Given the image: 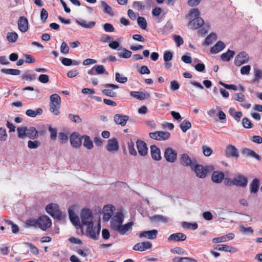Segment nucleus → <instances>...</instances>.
I'll return each instance as SVG.
<instances>
[{"label": "nucleus", "instance_id": "obj_64", "mask_svg": "<svg viewBox=\"0 0 262 262\" xmlns=\"http://www.w3.org/2000/svg\"><path fill=\"white\" fill-rule=\"evenodd\" d=\"M254 74L255 76V80L257 81L260 79H262V71L258 69H254Z\"/></svg>", "mask_w": 262, "mask_h": 262}, {"label": "nucleus", "instance_id": "obj_14", "mask_svg": "<svg viewBox=\"0 0 262 262\" xmlns=\"http://www.w3.org/2000/svg\"><path fill=\"white\" fill-rule=\"evenodd\" d=\"M18 28L22 33L26 32L29 29V23L28 19L25 16L19 17L17 21Z\"/></svg>", "mask_w": 262, "mask_h": 262}, {"label": "nucleus", "instance_id": "obj_5", "mask_svg": "<svg viewBox=\"0 0 262 262\" xmlns=\"http://www.w3.org/2000/svg\"><path fill=\"white\" fill-rule=\"evenodd\" d=\"M115 208L111 204L105 205L102 208L103 219L105 222H108L115 214Z\"/></svg>", "mask_w": 262, "mask_h": 262}, {"label": "nucleus", "instance_id": "obj_42", "mask_svg": "<svg viewBox=\"0 0 262 262\" xmlns=\"http://www.w3.org/2000/svg\"><path fill=\"white\" fill-rule=\"evenodd\" d=\"M200 12L197 8H193L190 10L187 14V17L188 19L195 18L196 17H200L199 15Z\"/></svg>", "mask_w": 262, "mask_h": 262}, {"label": "nucleus", "instance_id": "obj_33", "mask_svg": "<svg viewBox=\"0 0 262 262\" xmlns=\"http://www.w3.org/2000/svg\"><path fill=\"white\" fill-rule=\"evenodd\" d=\"M172 30V25L170 21H167L165 26L159 29V33L162 34H168L170 33Z\"/></svg>", "mask_w": 262, "mask_h": 262}, {"label": "nucleus", "instance_id": "obj_4", "mask_svg": "<svg viewBox=\"0 0 262 262\" xmlns=\"http://www.w3.org/2000/svg\"><path fill=\"white\" fill-rule=\"evenodd\" d=\"M38 228L43 231L47 230L52 225V221L47 215H42L37 219Z\"/></svg>", "mask_w": 262, "mask_h": 262}, {"label": "nucleus", "instance_id": "obj_57", "mask_svg": "<svg viewBox=\"0 0 262 262\" xmlns=\"http://www.w3.org/2000/svg\"><path fill=\"white\" fill-rule=\"evenodd\" d=\"M68 117L70 120L76 123H80L82 121L81 119L78 115H73L70 114L69 115Z\"/></svg>", "mask_w": 262, "mask_h": 262}, {"label": "nucleus", "instance_id": "obj_13", "mask_svg": "<svg viewBox=\"0 0 262 262\" xmlns=\"http://www.w3.org/2000/svg\"><path fill=\"white\" fill-rule=\"evenodd\" d=\"M234 185L245 188L247 186L248 179L244 176L239 174L233 178Z\"/></svg>", "mask_w": 262, "mask_h": 262}, {"label": "nucleus", "instance_id": "obj_7", "mask_svg": "<svg viewBox=\"0 0 262 262\" xmlns=\"http://www.w3.org/2000/svg\"><path fill=\"white\" fill-rule=\"evenodd\" d=\"M86 226L87 227L86 232L90 237L94 239H97L100 231V225L98 224L96 227H94V224H92L91 225Z\"/></svg>", "mask_w": 262, "mask_h": 262}, {"label": "nucleus", "instance_id": "obj_45", "mask_svg": "<svg viewBox=\"0 0 262 262\" xmlns=\"http://www.w3.org/2000/svg\"><path fill=\"white\" fill-rule=\"evenodd\" d=\"M50 104L60 105L61 99L60 97L57 94H54L50 96Z\"/></svg>", "mask_w": 262, "mask_h": 262}, {"label": "nucleus", "instance_id": "obj_52", "mask_svg": "<svg viewBox=\"0 0 262 262\" xmlns=\"http://www.w3.org/2000/svg\"><path fill=\"white\" fill-rule=\"evenodd\" d=\"M137 23L140 28L143 30H145L147 27V21L143 17H138L137 18Z\"/></svg>", "mask_w": 262, "mask_h": 262}, {"label": "nucleus", "instance_id": "obj_2", "mask_svg": "<svg viewBox=\"0 0 262 262\" xmlns=\"http://www.w3.org/2000/svg\"><path fill=\"white\" fill-rule=\"evenodd\" d=\"M46 210L52 217L58 220H62L66 217V214L60 211L59 207L57 204H48L46 207Z\"/></svg>", "mask_w": 262, "mask_h": 262}, {"label": "nucleus", "instance_id": "obj_37", "mask_svg": "<svg viewBox=\"0 0 262 262\" xmlns=\"http://www.w3.org/2000/svg\"><path fill=\"white\" fill-rule=\"evenodd\" d=\"M43 111L40 108H37L35 111L29 109L27 110L26 112V114L29 117L34 118L38 115H40L42 114Z\"/></svg>", "mask_w": 262, "mask_h": 262}, {"label": "nucleus", "instance_id": "obj_38", "mask_svg": "<svg viewBox=\"0 0 262 262\" xmlns=\"http://www.w3.org/2000/svg\"><path fill=\"white\" fill-rule=\"evenodd\" d=\"M234 54L235 53L233 51L228 50L227 52L223 53L221 57L223 61H229L233 57Z\"/></svg>", "mask_w": 262, "mask_h": 262}, {"label": "nucleus", "instance_id": "obj_40", "mask_svg": "<svg viewBox=\"0 0 262 262\" xmlns=\"http://www.w3.org/2000/svg\"><path fill=\"white\" fill-rule=\"evenodd\" d=\"M217 249L219 251H224L231 253H234L237 251L235 248L226 245H220Z\"/></svg>", "mask_w": 262, "mask_h": 262}, {"label": "nucleus", "instance_id": "obj_25", "mask_svg": "<svg viewBox=\"0 0 262 262\" xmlns=\"http://www.w3.org/2000/svg\"><path fill=\"white\" fill-rule=\"evenodd\" d=\"M39 137V132L34 127H27L26 137L31 140L36 139Z\"/></svg>", "mask_w": 262, "mask_h": 262}, {"label": "nucleus", "instance_id": "obj_61", "mask_svg": "<svg viewBox=\"0 0 262 262\" xmlns=\"http://www.w3.org/2000/svg\"><path fill=\"white\" fill-rule=\"evenodd\" d=\"M234 99L239 101V102H244L245 100V96L242 93H236L233 96Z\"/></svg>", "mask_w": 262, "mask_h": 262}, {"label": "nucleus", "instance_id": "obj_26", "mask_svg": "<svg viewBox=\"0 0 262 262\" xmlns=\"http://www.w3.org/2000/svg\"><path fill=\"white\" fill-rule=\"evenodd\" d=\"M150 154L152 158L156 161H159L162 158L160 150L156 145L150 146Z\"/></svg>", "mask_w": 262, "mask_h": 262}, {"label": "nucleus", "instance_id": "obj_28", "mask_svg": "<svg viewBox=\"0 0 262 262\" xmlns=\"http://www.w3.org/2000/svg\"><path fill=\"white\" fill-rule=\"evenodd\" d=\"M226 154L228 157L237 158L239 156L237 149L233 145H229L227 147Z\"/></svg>", "mask_w": 262, "mask_h": 262}, {"label": "nucleus", "instance_id": "obj_46", "mask_svg": "<svg viewBox=\"0 0 262 262\" xmlns=\"http://www.w3.org/2000/svg\"><path fill=\"white\" fill-rule=\"evenodd\" d=\"M18 137L21 139L26 138L27 127H19L17 128Z\"/></svg>", "mask_w": 262, "mask_h": 262}, {"label": "nucleus", "instance_id": "obj_18", "mask_svg": "<svg viewBox=\"0 0 262 262\" xmlns=\"http://www.w3.org/2000/svg\"><path fill=\"white\" fill-rule=\"evenodd\" d=\"M69 218L72 223L75 226H80V222L78 216L74 211V208L70 207L68 209Z\"/></svg>", "mask_w": 262, "mask_h": 262}, {"label": "nucleus", "instance_id": "obj_50", "mask_svg": "<svg viewBox=\"0 0 262 262\" xmlns=\"http://www.w3.org/2000/svg\"><path fill=\"white\" fill-rule=\"evenodd\" d=\"M118 56L120 58H128L132 55V52L123 48L122 51L118 53Z\"/></svg>", "mask_w": 262, "mask_h": 262}, {"label": "nucleus", "instance_id": "obj_30", "mask_svg": "<svg viewBox=\"0 0 262 262\" xmlns=\"http://www.w3.org/2000/svg\"><path fill=\"white\" fill-rule=\"evenodd\" d=\"M76 23L82 27L86 29L93 28L96 24V22L94 21L88 22L87 21L81 19L76 20Z\"/></svg>", "mask_w": 262, "mask_h": 262}, {"label": "nucleus", "instance_id": "obj_8", "mask_svg": "<svg viewBox=\"0 0 262 262\" xmlns=\"http://www.w3.org/2000/svg\"><path fill=\"white\" fill-rule=\"evenodd\" d=\"M149 135L152 139L158 141H164L170 138V134L167 132L157 131L154 133H150Z\"/></svg>", "mask_w": 262, "mask_h": 262}, {"label": "nucleus", "instance_id": "obj_27", "mask_svg": "<svg viewBox=\"0 0 262 262\" xmlns=\"http://www.w3.org/2000/svg\"><path fill=\"white\" fill-rule=\"evenodd\" d=\"M186 239V235L182 233L179 232L171 234L168 238L169 241H173L175 242L184 241Z\"/></svg>", "mask_w": 262, "mask_h": 262}, {"label": "nucleus", "instance_id": "obj_22", "mask_svg": "<svg viewBox=\"0 0 262 262\" xmlns=\"http://www.w3.org/2000/svg\"><path fill=\"white\" fill-rule=\"evenodd\" d=\"M82 140L76 133H72L70 137V141L72 146L78 148L81 146Z\"/></svg>", "mask_w": 262, "mask_h": 262}, {"label": "nucleus", "instance_id": "obj_36", "mask_svg": "<svg viewBox=\"0 0 262 262\" xmlns=\"http://www.w3.org/2000/svg\"><path fill=\"white\" fill-rule=\"evenodd\" d=\"M81 139L83 140V146L88 149H91L93 147V144L89 136L83 135Z\"/></svg>", "mask_w": 262, "mask_h": 262}, {"label": "nucleus", "instance_id": "obj_60", "mask_svg": "<svg viewBox=\"0 0 262 262\" xmlns=\"http://www.w3.org/2000/svg\"><path fill=\"white\" fill-rule=\"evenodd\" d=\"M6 222L8 224L11 225L12 231L13 233H16L19 231L18 226L14 224L12 221L8 220Z\"/></svg>", "mask_w": 262, "mask_h": 262}, {"label": "nucleus", "instance_id": "obj_23", "mask_svg": "<svg viewBox=\"0 0 262 262\" xmlns=\"http://www.w3.org/2000/svg\"><path fill=\"white\" fill-rule=\"evenodd\" d=\"M234 234L232 233H228L226 235H223L221 237H215L212 239V242L213 243H220L223 242H226L229 240L233 239L234 238Z\"/></svg>", "mask_w": 262, "mask_h": 262}, {"label": "nucleus", "instance_id": "obj_20", "mask_svg": "<svg viewBox=\"0 0 262 262\" xmlns=\"http://www.w3.org/2000/svg\"><path fill=\"white\" fill-rule=\"evenodd\" d=\"M158 233V230L154 229L142 231L139 234V236L140 238L145 237L149 239H155L157 238Z\"/></svg>", "mask_w": 262, "mask_h": 262}, {"label": "nucleus", "instance_id": "obj_51", "mask_svg": "<svg viewBox=\"0 0 262 262\" xmlns=\"http://www.w3.org/2000/svg\"><path fill=\"white\" fill-rule=\"evenodd\" d=\"M37 219H29L26 221L25 225L27 227H38Z\"/></svg>", "mask_w": 262, "mask_h": 262}, {"label": "nucleus", "instance_id": "obj_62", "mask_svg": "<svg viewBox=\"0 0 262 262\" xmlns=\"http://www.w3.org/2000/svg\"><path fill=\"white\" fill-rule=\"evenodd\" d=\"M250 66L246 65L241 68L240 72L242 75H248L250 73Z\"/></svg>", "mask_w": 262, "mask_h": 262}, {"label": "nucleus", "instance_id": "obj_10", "mask_svg": "<svg viewBox=\"0 0 262 262\" xmlns=\"http://www.w3.org/2000/svg\"><path fill=\"white\" fill-rule=\"evenodd\" d=\"M249 60V56L246 52L239 53L235 57L234 63L236 66H240L247 63Z\"/></svg>", "mask_w": 262, "mask_h": 262}, {"label": "nucleus", "instance_id": "obj_6", "mask_svg": "<svg viewBox=\"0 0 262 262\" xmlns=\"http://www.w3.org/2000/svg\"><path fill=\"white\" fill-rule=\"evenodd\" d=\"M191 169L195 172L196 176L201 179L205 178L208 171L207 167L201 164L191 166Z\"/></svg>", "mask_w": 262, "mask_h": 262}, {"label": "nucleus", "instance_id": "obj_44", "mask_svg": "<svg viewBox=\"0 0 262 262\" xmlns=\"http://www.w3.org/2000/svg\"><path fill=\"white\" fill-rule=\"evenodd\" d=\"M130 95L131 96L140 100H144L146 98L145 94L142 92L132 91L130 92Z\"/></svg>", "mask_w": 262, "mask_h": 262}, {"label": "nucleus", "instance_id": "obj_15", "mask_svg": "<svg viewBox=\"0 0 262 262\" xmlns=\"http://www.w3.org/2000/svg\"><path fill=\"white\" fill-rule=\"evenodd\" d=\"M129 116L123 114H117L114 116V120L116 124L124 126L126 124Z\"/></svg>", "mask_w": 262, "mask_h": 262}, {"label": "nucleus", "instance_id": "obj_63", "mask_svg": "<svg viewBox=\"0 0 262 262\" xmlns=\"http://www.w3.org/2000/svg\"><path fill=\"white\" fill-rule=\"evenodd\" d=\"M202 150L203 154L206 157L210 156L212 152V150L211 148L205 145L202 146Z\"/></svg>", "mask_w": 262, "mask_h": 262}, {"label": "nucleus", "instance_id": "obj_29", "mask_svg": "<svg viewBox=\"0 0 262 262\" xmlns=\"http://www.w3.org/2000/svg\"><path fill=\"white\" fill-rule=\"evenodd\" d=\"M242 154L246 156L254 158L258 161H260L261 160V157L260 156L257 155L253 150L249 148H245L243 149L242 150Z\"/></svg>", "mask_w": 262, "mask_h": 262}, {"label": "nucleus", "instance_id": "obj_31", "mask_svg": "<svg viewBox=\"0 0 262 262\" xmlns=\"http://www.w3.org/2000/svg\"><path fill=\"white\" fill-rule=\"evenodd\" d=\"M224 178V174L223 172L214 171L212 175V180L214 183H220Z\"/></svg>", "mask_w": 262, "mask_h": 262}, {"label": "nucleus", "instance_id": "obj_35", "mask_svg": "<svg viewBox=\"0 0 262 262\" xmlns=\"http://www.w3.org/2000/svg\"><path fill=\"white\" fill-rule=\"evenodd\" d=\"M100 7L103 9L104 13H107L111 16H113L114 15L112 8L105 2H100Z\"/></svg>", "mask_w": 262, "mask_h": 262}, {"label": "nucleus", "instance_id": "obj_54", "mask_svg": "<svg viewBox=\"0 0 262 262\" xmlns=\"http://www.w3.org/2000/svg\"><path fill=\"white\" fill-rule=\"evenodd\" d=\"M115 80L119 83H125L127 81V78L119 73L115 74Z\"/></svg>", "mask_w": 262, "mask_h": 262}, {"label": "nucleus", "instance_id": "obj_24", "mask_svg": "<svg viewBox=\"0 0 262 262\" xmlns=\"http://www.w3.org/2000/svg\"><path fill=\"white\" fill-rule=\"evenodd\" d=\"M180 163L185 167L190 166L191 168V166H193L192 161L189 156L186 154H182L180 155Z\"/></svg>", "mask_w": 262, "mask_h": 262}, {"label": "nucleus", "instance_id": "obj_17", "mask_svg": "<svg viewBox=\"0 0 262 262\" xmlns=\"http://www.w3.org/2000/svg\"><path fill=\"white\" fill-rule=\"evenodd\" d=\"M136 146L140 155L145 156L148 153V148L146 143L140 140H137L136 141Z\"/></svg>", "mask_w": 262, "mask_h": 262}, {"label": "nucleus", "instance_id": "obj_34", "mask_svg": "<svg viewBox=\"0 0 262 262\" xmlns=\"http://www.w3.org/2000/svg\"><path fill=\"white\" fill-rule=\"evenodd\" d=\"M259 187V181L257 179H254L250 184L251 193H255L257 192Z\"/></svg>", "mask_w": 262, "mask_h": 262}, {"label": "nucleus", "instance_id": "obj_55", "mask_svg": "<svg viewBox=\"0 0 262 262\" xmlns=\"http://www.w3.org/2000/svg\"><path fill=\"white\" fill-rule=\"evenodd\" d=\"M128 148L129 150V152L131 155L136 156L137 153V151L134 148V143L132 141L128 142Z\"/></svg>", "mask_w": 262, "mask_h": 262}, {"label": "nucleus", "instance_id": "obj_56", "mask_svg": "<svg viewBox=\"0 0 262 262\" xmlns=\"http://www.w3.org/2000/svg\"><path fill=\"white\" fill-rule=\"evenodd\" d=\"M216 39V35L215 33H211L205 39V44L209 45L211 44L213 40H215Z\"/></svg>", "mask_w": 262, "mask_h": 262}, {"label": "nucleus", "instance_id": "obj_32", "mask_svg": "<svg viewBox=\"0 0 262 262\" xmlns=\"http://www.w3.org/2000/svg\"><path fill=\"white\" fill-rule=\"evenodd\" d=\"M225 48V43L223 41H219L211 48L210 52L212 54H216L223 50Z\"/></svg>", "mask_w": 262, "mask_h": 262}, {"label": "nucleus", "instance_id": "obj_43", "mask_svg": "<svg viewBox=\"0 0 262 262\" xmlns=\"http://www.w3.org/2000/svg\"><path fill=\"white\" fill-rule=\"evenodd\" d=\"M182 226L184 229H191L192 230H195L198 228L196 223H191L187 222H183Z\"/></svg>", "mask_w": 262, "mask_h": 262}, {"label": "nucleus", "instance_id": "obj_58", "mask_svg": "<svg viewBox=\"0 0 262 262\" xmlns=\"http://www.w3.org/2000/svg\"><path fill=\"white\" fill-rule=\"evenodd\" d=\"M243 126L246 128H251L252 127V123L247 118H244L242 120Z\"/></svg>", "mask_w": 262, "mask_h": 262}, {"label": "nucleus", "instance_id": "obj_12", "mask_svg": "<svg viewBox=\"0 0 262 262\" xmlns=\"http://www.w3.org/2000/svg\"><path fill=\"white\" fill-rule=\"evenodd\" d=\"M105 89L102 90V93L106 96L111 97H115L117 96V93L113 92L112 89H117L119 86L114 84H106L104 85Z\"/></svg>", "mask_w": 262, "mask_h": 262}, {"label": "nucleus", "instance_id": "obj_1", "mask_svg": "<svg viewBox=\"0 0 262 262\" xmlns=\"http://www.w3.org/2000/svg\"><path fill=\"white\" fill-rule=\"evenodd\" d=\"M125 216L122 210L115 213L110 220V227L111 229L121 235H128L132 231L134 223L128 222L123 224Z\"/></svg>", "mask_w": 262, "mask_h": 262}, {"label": "nucleus", "instance_id": "obj_16", "mask_svg": "<svg viewBox=\"0 0 262 262\" xmlns=\"http://www.w3.org/2000/svg\"><path fill=\"white\" fill-rule=\"evenodd\" d=\"M106 73V70L103 65H95L88 72L89 75L94 76Z\"/></svg>", "mask_w": 262, "mask_h": 262}, {"label": "nucleus", "instance_id": "obj_39", "mask_svg": "<svg viewBox=\"0 0 262 262\" xmlns=\"http://www.w3.org/2000/svg\"><path fill=\"white\" fill-rule=\"evenodd\" d=\"M150 219L151 221L156 223L160 222L167 223L168 222L167 218L162 215H156L152 216L150 217Z\"/></svg>", "mask_w": 262, "mask_h": 262}, {"label": "nucleus", "instance_id": "obj_48", "mask_svg": "<svg viewBox=\"0 0 262 262\" xmlns=\"http://www.w3.org/2000/svg\"><path fill=\"white\" fill-rule=\"evenodd\" d=\"M41 145L40 141L38 140H29L28 142V147L31 149L38 148Z\"/></svg>", "mask_w": 262, "mask_h": 262}, {"label": "nucleus", "instance_id": "obj_19", "mask_svg": "<svg viewBox=\"0 0 262 262\" xmlns=\"http://www.w3.org/2000/svg\"><path fill=\"white\" fill-rule=\"evenodd\" d=\"M152 244L150 242L146 241L139 243L135 245L133 248L135 251H144L151 248Z\"/></svg>", "mask_w": 262, "mask_h": 262}, {"label": "nucleus", "instance_id": "obj_49", "mask_svg": "<svg viewBox=\"0 0 262 262\" xmlns=\"http://www.w3.org/2000/svg\"><path fill=\"white\" fill-rule=\"evenodd\" d=\"M191 127V123L187 120H184L180 125V127L184 133L186 132Z\"/></svg>", "mask_w": 262, "mask_h": 262}, {"label": "nucleus", "instance_id": "obj_59", "mask_svg": "<svg viewBox=\"0 0 262 262\" xmlns=\"http://www.w3.org/2000/svg\"><path fill=\"white\" fill-rule=\"evenodd\" d=\"M60 52L63 54H67L69 52V47L67 43L62 42L60 47Z\"/></svg>", "mask_w": 262, "mask_h": 262}, {"label": "nucleus", "instance_id": "obj_11", "mask_svg": "<svg viewBox=\"0 0 262 262\" xmlns=\"http://www.w3.org/2000/svg\"><path fill=\"white\" fill-rule=\"evenodd\" d=\"M119 143L116 138H112L108 140L105 149L109 152L114 153L119 149Z\"/></svg>", "mask_w": 262, "mask_h": 262}, {"label": "nucleus", "instance_id": "obj_41", "mask_svg": "<svg viewBox=\"0 0 262 262\" xmlns=\"http://www.w3.org/2000/svg\"><path fill=\"white\" fill-rule=\"evenodd\" d=\"M1 72L3 73L12 75H19L20 74V71L17 69H2Z\"/></svg>", "mask_w": 262, "mask_h": 262}, {"label": "nucleus", "instance_id": "obj_53", "mask_svg": "<svg viewBox=\"0 0 262 262\" xmlns=\"http://www.w3.org/2000/svg\"><path fill=\"white\" fill-rule=\"evenodd\" d=\"M60 105L50 104V110L54 115H58L60 113Z\"/></svg>", "mask_w": 262, "mask_h": 262}, {"label": "nucleus", "instance_id": "obj_21", "mask_svg": "<svg viewBox=\"0 0 262 262\" xmlns=\"http://www.w3.org/2000/svg\"><path fill=\"white\" fill-rule=\"evenodd\" d=\"M204 20L201 17H196L190 20L188 27L191 29H197L204 24Z\"/></svg>", "mask_w": 262, "mask_h": 262}, {"label": "nucleus", "instance_id": "obj_3", "mask_svg": "<svg viewBox=\"0 0 262 262\" xmlns=\"http://www.w3.org/2000/svg\"><path fill=\"white\" fill-rule=\"evenodd\" d=\"M80 218L83 225L88 226L93 224L94 216L92 211L89 209L84 208L81 210Z\"/></svg>", "mask_w": 262, "mask_h": 262}, {"label": "nucleus", "instance_id": "obj_47", "mask_svg": "<svg viewBox=\"0 0 262 262\" xmlns=\"http://www.w3.org/2000/svg\"><path fill=\"white\" fill-rule=\"evenodd\" d=\"M7 39L10 42H15L18 38V34L15 32H8L7 34Z\"/></svg>", "mask_w": 262, "mask_h": 262}, {"label": "nucleus", "instance_id": "obj_9", "mask_svg": "<svg viewBox=\"0 0 262 262\" xmlns=\"http://www.w3.org/2000/svg\"><path fill=\"white\" fill-rule=\"evenodd\" d=\"M164 157L169 163H174L177 159V152L171 147L166 148L165 150Z\"/></svg>", "mask_w": 262, "mask_h": 262}]
</instances>
